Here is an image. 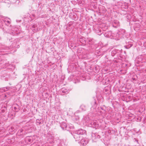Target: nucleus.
Wrapping results in <instances>:
<instances>
[{
    "label": "nucleus",
    "instance_id": "1",
    "mask_svg": "<svg viewBox=\"0 0 146 146\" xmlns=\"http://www.w3.org/2000/svg\"><path fill=\"white\" fill-rule=\"evenodd\" d=\"M31 128L29 126H27V125L23 127L21 129L18 131L17 133L18 135H21L23 133H27L28 132L27 131L29 130Z\"/></svg>",
    "mask_w": 146,
    "mask_h": 146
},
{
    "label": "nucleus",
    "instance_id": "2",
    "mask_svg": "<svg viewBox=\"0 0 146 146\" xmlns=\"http://www.w3.org/2000/svg\"><path fill=\"white\" fill-rule=\"evenodd\" d=\"M60 126L63 130H66L67 131H69L73 128L72 125L70 126L69 125H67L66 123L65 122H62L60 124Z\"/></svg>",
    "mask_w": 146,
    "mask_h": 146
},
{
    "label": "nucleus",
    "instance_id": "3",
    "mask_svg": "<svg viewBox=\"0 0 146 146\" xmlns=\"http://www.w3.org/2000/svg\"><path fill=\"white\" fill-rule=\"evenodd\" d=\"M48 142L47 143H45V144H43V145H46V144H47L46 145V146L48 145V143H49L50 144V146H52L55 142L54 136L52 135L49 136L48 139Z\"/></svg>",
    "mask_w": 146,
    "mask_h": 146
},
{
    "label": "nucleus",
    "instance_id": "4",
    "mask_svg": "<svg viewBox=\"0 0 146 146\" xmlns=\"http://www.w3.org/2000/svg\"><path fill=\"white\" fill-rule=\"evenodd\" d=\"M88 142L89 140L88 139L86 138H84L82 137L79 141V143H80L83 146H85L88 143Z\"/></svg>",
    "mask_w": 146,
    "mask_h": 146
},
{
    "label": "nucleus",
    "instance_id": "5",
    "mask_svg": "<svg viewBox=\"0 0 146 146\" xmlns=\"http://www.w3.org/2000/svg\"><path fill=\"white\" fill-rule=\"evenodd\" d=\"M129 116L130 117H131V119H134V120L136 121H140L141 120V117L137 116V117H135L134 115H133L132 114H130Z\"/></svg>",
    "mask_w": 146,
    "mask_h": 146
},
{
    "label": "nucleus",
    "instance_id": "6",
    "mask_svg": "<svg viewBox=\"0 0 146 146\" xmlns=\"http://www.w3.org/2000/svg\"><path fill=\"white\" fill-rule=\"evenodd\" d=\"M32 138L31 136H28L26 137L25 139V141L26 143L30 144L31 143L33 142Z\"/></svg>",
    "mask_w": 146,
    "mask_h": 146
},
{
    "label": "nucleus",
    "instance_id": "7",
    "mask_svg": "<svg viewBox=\"0 0 146 146\" xmlns=\"http://www.w3.org/2000/svg\"><path fill=\"white\" fill-rule=\"evenodd\" d=\"M73 136L74 138L75 139L76 141H79L82 137L76 132L74 134Z\"/></svg>",
    "mask_w": 146,
    "mask_h": 146
},
{
    "label": "nucleus",
    "instance_id": "8",
    "mask_svg": "<svg viewBox=\"0 0 146 146\" xmlns=\"http://www.w3.org/2000/svg\"><path fill=\"white\" fill-rule=\"evenodd\" d=\"M89 126L90 127L96 128L98 127V124L96 122L93 121L90 122L89 124Z\"/></svg>",
    "mask_w": 146,
    "mask_h": 146
},
{
    "label": "nucleus",
    "instance_id": "9",
    "mask_svg": "<svg viewBox=\"0 0 146 146\" xmlns=\"http://www.w3.org/2000/svg\"><path fill=\"white\" fill-rule=\"evenodd\" d=\"M76 133L79 135H82L86 134V131L84 129H80L76 131Z\"/></svg>",
    "mask_w": 146,
    "mask_h": 146
},
{
    "label": "nucleus",
    "instance_id": "10",
    "mask_svg": "<svg viewBox=\"0 0 146 146\" xmlns=\"http://www.w3.org/2000/svg\"><path fill=\"white\" fill-rule=\"evenodd\" d=\"M92 136L93 140L100 138V136L96 133H92Z\"/></svg>",
    "mask_w": 146,
    "mask_h": 146
},
{
    "label": "nucleus",
    "instance_id": "11",
    "mask_svg": "<svg viewBox=\"0 0 146 146\" xmlns=\"http://www.w3.org/2000/svg\"><path fill=\"white\" fill-rule=\"evenodd\" d=\"M36 121L37 125H40L42 124L43 123L44 121L43 119H41L40 120L38 119H36Z\"/></svg>",
    "mask_w": 146,
    "mask_h": 146
},
{
    "label": "nucleus",
    "instance_id": "12",
    "mask_svg": "<svg viewBox=\"0 0 146 146\" xmlns=\"http://www.w3.org/2000/svg\"><path fill=\"white\" fill-rule=\"evenodd\" d=\"M32 137V141H36L38 140V137L36 135H35L33 136H31Z\"/></svg>",
    "mask_w": 146,
    "mask_h": 146
},
{
    "label": "nucleus",
    "instance_id": "13",
    "mask_svg": "<svg viewBox=\"0 0 146 146\" xmlns=\"http://www.w3.org/2000/svg\"><path fill=\"white\" fill-rule=\"evenodd\" d=\"M46 145H43V143L42 142H40L38 143L37 144V146H46Z\"/></svg>",
    "mask_w": 146,
    "mask_h": 146
},
{
    "label": "nucleus",
    "instance_id": "14",
    "mask_svg": "<svg viewBox=\"0 0 146 146\" xmlns=\"http://www.w3.org/2000/svg\"><path fill=\"white\" fill-rule=\"evenodd\" d=\"M60 145H59L58 146H63V145H65L64 141H61L60 142Z\"/></svg>",
    "mask_w": 146,
    "mask_h": 146
},
{
    "label": "nucleus",
    "instance_id": "15",
    "mask_svg": "<svg viewBox=\"0 0 146 146\" xmlns=\"http://www.w3.org/2000/svg\"><path fill=\"white\" fill-rule=\"evenodd\" d=\"M108 133H110V134L112 133H111V130L110 129H109L108 130Z\"/></svg>",
    "mask_w": 146,
    "mask_h": 146
},
{
    "label": "nucleus",
    "instance_id": "16",
    "mask_svg": "<svg viewBox=\"0 0 146 146\" xmlns=\"http://www.w3.org/2000/svg\"><path fill=\"white\" fill-rule=\"evenodd\" d=\"M142 146H146V143H144Z\"/></svg>",
    "mask_w": 146,
    "mask_h": 146
},
{
    "label": "nucleus",
    "instance_id": "17",
    "mask_svg": "<svg viewBox=\"0 0 146 146\" xmlns=\"http://www.w3.org/2000/svg\"><path fill=\"white\" fill-rule=\"evenodd\" d=\"M134 140H135V141H136L137 142H138V140L137 139L134 138Z\"/></svg>",
    "mask_w": 146,
    "mask_h": 146
},
{
    "label": "nucleus",
    "instance_id": "18",
    "mask_svg": "<svg viewBox=\"0 0 146 146\" xmlns=\"http://www.w3.org/2000/svg\"><path fill=\"white\" fill-rule=\"evenodd\" d=\"M87 117L88 118V119H89V120H90V119L88 117L86 116V119H87Z\"/></svg>",
    "mask_w": 146,
    "mask_h": 146
},
{
    "label": "nucleus",
    "instance_id": "19",
    "mask_svg": "<svg viewBox=\"0 0 146 146\" xmlns=\"http://www.w3.org/2000/svg\"><path fill=\"white\" fill-rule=\"evenodd\" d=\"M76 119V120H78V119H79V117H77Z\"/></svg>",
    "mask_w": 146,
    "mask_h": 146
},
{
    "label": "nucleus",
    "instance_id": "20",
    "mask_svg": "<svg viewBox=\"0 0 146 146\" xmlns=\"http://www.w3.org/2000/svg\"><path fill=\"white\" fill-rule=\"evenodd\" d=\"M78 112H79V111H77L76 112H77V113H78Z\"/></svg>",
    "mask_w": 146,
    "mask_h": 146
},
{
    "label": "nucleus",
    "instance_id": "21",
    "mask_svg": "<svg viewBox=\"0 0 146 146\" xmlns=\"http://www.w3.org/2000/svg\"><path fill=\"white\" fill-rule=\"evenodd\" d=\"M88 120L87 121H86V122H89L88 121Z\"/></svg>",
    "mask_w": 146,
    "mask_h": 146
},
{
    "label": "nucleus",
    "instance_id": "22",
    "mask_svg": "<svg viewBox=\"0 0 146 146\" xmlns=\"http://www.w3.org/2000/svg\"><path fill=\"white\" fill-rule=\"evenodd\" d=\"M139 112H141V111H140V110H139Z\"/></svg>",
    "mask_w": 146,
    "mask_h": 146
},
{
    "label": "nucleus",
    "instance_id": "23",
    "mask_svg": "<svg viewBox=\"0 0 146 146\" xmlns=\"http://www.w3.org/2000/svg\"><path fill=\"white\" fill-rule=\"evenodd\" d=\"M2 111H4V110H2Z\"/></svg>",
    "mask_w": 146,
    "mask_h": 146
}]
</instances>
